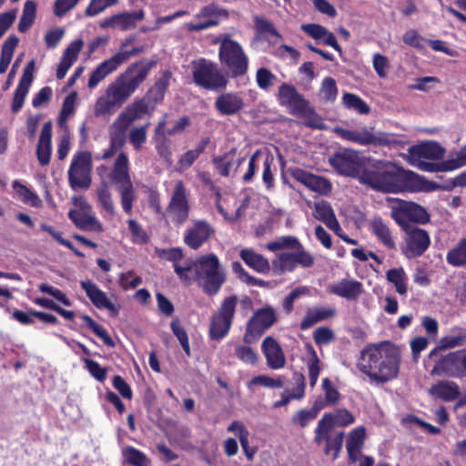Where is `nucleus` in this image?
Wrapping results in <instances>:
<instances>
[{
    "label": "nucleus",
    "instance_id": "obj_21",
    "mask_svg": "<svg viewBox=\"0 0 466 466\" xmlns=\"http://www.w3.org/2000/svg\"><path fill=\"white\" fill-rule=\"evenodd\" d=\"M277 320L275 310L270 307L258 309L247 326L245 339L248 336L258 337L269 329Z\"/></svg>",
    "mask_w": 466,
    "mask_h": 466
},
{
    "label": "nucleus",
    "instance_id": "obj_45",
    "mask_svg": "<svg viewBox=\"0 0 466 466\" xmlns=\"http://www.w3.org/2000/svg\"><path fill=\"white\" fill-rule=\"evenodd\" d=\"M122 456L126 463L132 466H150V459L141 451L132 447L126 446L122 449Z\"/></svg>",
    "mask_w": 466,
    "mask_h": 466
},
{
    "label": "nucleus",
    "instance_id": "obj_37",
    "mask_svg": "<svg viewBox=\"0 0 466 466\" xmlns=\"http://www.w3.org/2000/svg\"><path fill=\"white\" fill-rule=\"evenodd\" d=\"M336 314L333 308L314 307L307 310L303 319L300 322L301 329H308L313 325L332 318Z\"/></svg>",
    "mask_w": 466,
    "mask_h": 466
},
{
    "label": "nucleus",
    "instance_id": "obj_50",
    "mask_svg": "<svg viewBox=\"0 0 466 466\" xmlns=\"http://www.w3.org/2000/svg\"><path fill=\"white\" fill-rule=\"evenodd\" d=\"M445 366H454L455 370H451L453 376H459L466 371V350H457L448 354L442 360Z\"/></svg>",
    "mask_w": 466,
    "mask_h": 466
},
{
    "label": "nucleus",
    "instance_id": "obj_36",
    "mask_svg": "<svg viewBox=\"0 0 466 466\" xmlns=\"http://www.w3.org/2000/svg\"><path fill=\"white\" fill-rule=\"evenodd\" d=\"M365 428L363 426L357 427L350 432L346 448L349 458L351 462H356L360 455L365 439Z\"/></svg>",
    "mask_w": 466,
    "mask_h": 466
},
{
    "label": "nucleus",
    "instance_id": "obj_64",
    "mask_svg": "<svg viewBox=\"0 0 466 466\" xmlns=\"http://www.w3.org/2000/svg\"><path fill=\"white\" fill-rule=\"evenodd\" d=\"M319 94L325 101H335L338 95L336 81L332 77H325L322 81Z\"/></svg>",
    "mask_w": 466,
    "mask_h": 466
},
{
    "label": "nucleus",
    "instance_id": "obj_1",
    "mask_svg": "<svg viewBox=\"0 0 466 466\" xmlns=\"http://www.w3.org/2000/svg\"><path fill=\"white\" fill-rule=\"evenodd\" d=\"M149 71L150 66L144 62L130 65L96 98L93 106L94 116L104 117L116 113L146 80Z\"/></svg>",
    "mask_w": 466,
    "mask_h": 466
},
{
    "label": "nucleus",
    "instance_id": "obj_39",
    "mask_svg": "<svg viewBox=\"0 0 466 466\" xmlns=\"http://www.w3.org/2000/svg\"><path fill=\"white\" fill-rule=\"evenodd\" d=\"M12 187L15 190L16 198L23 203L33 208H40L42 206V200L37 194L18 180L13 182Z\"/></svg>",
    "mask_w": 466,
    "mask_h": 466
},
{
    "label": "nucleus",
    "instance_id": "obj_13",
    "mask_svg": "<svg viewBox=\"0 0 466 466\" xmlns=\"http://www.w3.org/2000/svg\"><path fill=\"white\" fill-rule=\"evenodd\" d=\"M72 201L79 209H71L68 217L78 228L91 232L104 230L102 223L92 211L91 206L83 198H73Z\"/></svg>",
    "mask_w": 466,
    "mask_h": 466
},
{
    "label": "nucleus",
    "instance_id": "obj_51",
    "mask_svg": "<svg viewBox=\"0 0 466 466\" xmlns=\"http://www.w3.org/2000/svg\"><path fill=\"white\" fill-rule=\"evenodd\" d=\"M321 387L324 392V399L318 398L315 401H319L322 405V409L327 406H334L338 404L340 400V394L339 390L332 385L329 378L322 380Z\"/></svg>",
    "mask_w": 466,
    "mask_h": 466
},
{
    "label": "nucleus",
    "instance_id": "obj_25",
    "mask_svg": "<svg viewBox=\"0 0 466 466\" xmlns=\"http://www.w3.org/2000/svg\"><path fill=\"white\" fill-rule=\"evenodd\" d=\"M261 350L266 358L268 367L271 370H280L285 366V354L279 342L271 336L263 339Z\"/></svg>",
    "mask_w": 466,
    "mask_h": 466
},
{
    "label": "nucleus",
    "instance_id": "obj_23",
    "mask_svg": "<svg viewBox=\"0 0 466 466\" xmlns=\"http://www.w3.org/2000/svg\"><path fill=\"white\" fill-rule=\"evenodd\" d=\"M334 131L341 138L361 146L385 144V140L382 137L376 136L367 127L353 130L336 127Z\"/></svg>",
    "mask_w": 466,
    "mask_h": 466
},
{
    "label": "nucleus",
    "instance_id": "obj_56",
    "mask_svg": "<svg viewBox=\"0 0 466 466\" xmlns=\"http://www.w3.org/2000/svg\"><path fill=\"white\" fill-rule=\"evenodd\" d=\"M342 102L348 109L355 110L359 114L365 115L370 112V106L357 95L344 93Z\"/></svg>",
    "mask_w": 466,
    "mask_h": 466
},
{
    "label": "nucleus",
    "instance_id": "obj_42",
    "mask_svg": "<svg viewBox=\"0 0 466 466\" xmlns=\"http://www.w3.org/2000/svg\"><path fill=\"white\" fill-rule=\"evenodd\" d=\"M387 280L393 284L400 296H406L408 290V276L403 268H390L386 272Z\"/></svg>",
    "mask_w": 466,
    "mask_h": 466
},
{
    "label": "nucleus",
    "instance_id": "obj_2",
    "mask_svg": "<svg viewBox=\"0 0 466 466\" xmlns=\"http://www.w3.org/2000/svg\"><path fill=\"white\" fill-rule=\"evenodd\" d=\"M401 356L394 345L384 342L365 347L358 360V369L376 383L396 379L400 372Z\"/></svg>",
    "mask_w": 466,
    "mask_h": 466
},
{
    "label": "nucleus",
    "instance_id": "obj_24",
    "mask_svg": "<svg viewBox=\"0 0 466 466\" xmlns=\"http://www.w3.org/2000/svg\"><path fill=\"white\" fill-rule=\"evenodd\" d=\"M35 61L31 60L27 63L24 69L23 76L19 84L15 91L11 110L13 113H17L23 107L25 99L28 94L29 87L34 79Z\"/></svg>",
    "mask_w": 466,
    "mask_h": 466
},
{
    "label": "nucleus",
    "instance_id": "obj_34",
    "mask_svg": "<svg viewBox=\"0 0 466 466\" xmlns=\"http://www.w3.org/2000/svg\"><path fill=\"white\" fill-rule=\"evenodd\" d=\"M429 393L443 401H453L459 398L461 391L458 384L451 380H441L432 385Z\"/></svg>",
    "mask_w": 466,
    "mask_h": 466
},
{
    "label": "nucleus",
    "instance_id": "obj_59",
    "mask_svg": "<svg viewBox=\"0 0 466 466\" xmlns=\"http://www.w3.org/2000/svg\"><path fill=\"white\" fill-rule=\"evenodd\" d=\"M83 321L86 322V324L88 326L89 329L93 330V332L102 339V341L108 347H114L115 342L109 336L108 332L105 328H103L101 325L96 323L95 320L92 319L91 317L88 315H83L81 317Z\"/></svg>",
    "mask_w": 466,
    "mask_h": 466
},
{
    "label": "nucleus",
    "instance_id": "obj_30",
    "mask_svg": "<svg viewBox=\"0 0 466 466\" xmlns=\"http://www.w3.org/2000/svg\"><path fill=\"white\" fill-rule=\"evenodd\" d=\"M213 162L220 175L228 177L237 172L240 165L244 162V157L233 149L220 157H216Z\"/></svg>",
    "mask_w": 466,
    "mask_h": 466
},
{
    "label": "nucleus",
    "instance_id": "obj_5",
    "mask_svg": "<svg viewBox=\"0 0 466 466\" xmlns=\"http://www.w3.org/2000/svg\"><path fill=\"white\" fill-rule=\"evenodd\" d=\"M109 180L115 185L120 196L122 208L127 214L132 213L136 200V190L131 180L129 159L126 153L120 152L108 174Z\"/></svg>",
    "mask_w": 466,
    "mask_h": 466
},
{
    "label": "nucleus",
    "instance_id": "obj_28",
    "mask_svg": "<svg viewBox=\"0 0 466 466\" xmlns=\"http://www.w3.org/2000/svg\"><path fill=\"white\" fill-rule=\"evenodd\" d=\"M313 217L324 223L330 230L338 232L340 225L336 218L331 205L326 200H319L313 203Z\"/></svg>",
    "mask_w": 466,
    "mask_h": 466
},
{
    "label": "nucleus",
    "instance_id": "obj_33",
    "mask_svg": "<svg viewBox=\"0 0 466 466\" xmlns=\"http://www.w3.org/2000/svg\"><path fill=\"white\" fill-rule=\"evenodd\" d=\"M165 259L173 262L175 272L177 274L180 280H184V279H188V268L190 267L189 264L192 263V259H186L182 262L183 253L182 250L178 248H172L168 249H164L161 255Z\"/></svg>",
    "mask_w": 466,
    "mask_h": 466
},
{
    "label": "nucleus",
    "instance_id": "obj_62",
    "mask_svg": "<svg viewBox=\"0 0 466 466\" xmlns=\"http://www.w3.org/2000/svg\"><path fill=\"white\" fill-rule=\"evenodd\" d=\"M156 149L158 156L165 161L167 166L173 164L171 141L165 136L156 138Z\"/></svg>",
    "mask_w": 466,
    "mask_h": 466
},
{
    "label": "nucleus",
    "instance_id": "obj_8",
    "mask_svg": "<svg viewBox=\"0 0 466 466\" xmlns=\"http://www.w3.org/2000/svg\"><path fill=\"white\" fill-rule=\"evenodd\" d=\"M238 301V299L236 295H231L222 300L217 313L211 318L209 336L212 339H221L228 333Z\"/></svg>",
    "mask_w": 466,
    "mask_h": 466
},
{
    "label": "nucleus",
    "instance_id": "obj_31",
    "mask_svg": "<svg viewBox=\"0 0 466 466\" xmlns=\"http://www.w3.org/2000/svg\"><path fill=\"white\" fill-rule=\"evenodd\" d=\"M52 123L46 122L42 127L36 147L37 159L42 166H46L52 153Z\"/></svg>",
    "mask_w": 466,
    "mask_h": 466
},
{
    "label": "nucleus",
    "instance_id": "obj_55",
    "mask_svg": "<svg viewBox=\"0 0 466 466\" xmlns=\"http://www.w3.org/2000/svg\"><path fill=\"white\" fill-rule=\"evenodd\" d=\"M36 12V5L33 1H26L18 23V30L25 32L34 23Z\"/></svg>",
    "mask_w": 466,
    "mask_h": 466
},
{
    "label": "nucleus",
    "instance_id": "obj_12",
    "mask_svg": "<svg viewBox=\"0 0 466 466\" xmlns=\"http://www.w3.org/2000/svg\"><path fill=\"white\" fill-rule=\"evenodd\" d=\"M188 191L182 180H177L174 184L170 201L167 208L172 220L177 224H183L189 216Z\"/></svg>",
    "mask_w": 466,
    "mask_h": 466
},
{
    "label": "nucleus",
    "instance_id": "obj_32",
    "mask_svg": "<svg viewBox=\"0 0 466 466\" xmlns=\"http://www.w3.org/2000/svg\"><path fill=\"white\" fill-rule=\"evenodd\" d=\"M389 208L390 209L391 218L404 230L410 228L409 224L410 203L399 198H387Z\"/></svg>",
    "mask_w": 466,
    "mask_h": 466
},
{
    "label": "nucleus",
    "instance_id": "obj_4",
    "mask_svg": "<svg viewBox=\"0 0 466 466\" xmlns=\"http://www.w3.org/2000/svg\"><path fill=\"white\" fill-rule=\"evenodd\" d=\"M188 268V279L183 282L197 281L203 290L212 296L217 294L226 281V271L215 254H208L193 260Z\"/></svg>",
    "mask_w": 466,
    "mask_h": 466
},
{
    "label": "nucleus",
    "instance_id": "obj_40",
    "mask_svg": "<svg viewBox=\"0 0 466 466\" xmlns=\"http://www.w3.org/2000/svg\"><path fill=\"white\" fill-rule=\"evenodd\" d=\"M466 345V329L461 327H453L451 334L440 339L441 350L453 349Z\"/></svg>",
    "mask_w": 466,
    "mask_h": 466
},
{
    "label": "nucleus",
    "instance_id": "obj_3",
    "mask_svg": "<svg viewBox=\"0 0 466 466\" xmlns=\"http://www.w3.org/2000/svg\"><path fill=\"white\" fill-rule=\"evenodd\" d=\"M412 176L413 172L405 171L390 162L373 161L364 167L359 180L378 191L398 193L408 189V180Z\"/></svg>",
    "mask_w": 466,
    "mask_h": 466
},
{
    "label": "nucleus",
    "instance_id": "obj_41",
    "mask_svg": "<svg viewBox=\"0 0 466 466\" xmlns=\"http://www.w3.org/2000/svg\"><path fill=\"white\" fill-rule=\"evenodd\" d=\"M217 7L214 5H208L207 6H204L197 15V17H207L208 20L199 23H189L187 25V28L189 31H202L211 26L217 25L218 21L216 19L211 18L214 15L217 14Z\"/></svg>",
    "mask_w": 466,
    "mask_h": 466
},
{
    "label": "nucleus",
    "instance_id": "obj_29",
    "mask_svg": "<svg viewBox=\"0 0 466 466\" xmlns=\"http://www.w3.org/2000/svg\"><path fill=\"white\" fill-rule=\"evenodd\" d=\"M82 289L92 303L98 309H106L116 313L117 310L115 305L109 300L106 294L102 291L93 281L82 280L80 282Z\"/></svg>",
    "mask_w": 466,
    "mask_h": 466
},
{
    "label": "nucleus",
    "instance_id": "obj_60",
    "mask_svg": "<svg viewBox=\"0 0 466 466\" xmlns=\"http://www.w3.org/2000/svg\"><path fill=\"white\" fill-rule=\"evenodd\" d=\"M220 195H217L216 206L224 218L229 222H235L241 218L243 210L246 208L244 204H240L236 208H225L220 202Z\"/></svg>",
    "mask_w": 466,
    "mask_h": 466
},
{
    "label": "nucleus",
    "instance_id": "obj_6",
    "mask_svg": "<svg viewBox=\"0 0 466 466\" xmlns=\"http://www.w3.org/2000/svg\"><path fill=\"white\" fill-rule=\"evenodd\" d=\"M219 44L218 58L229 76L238 77L248 72V58L244 49L237 41L228 36L216 41Z\"/></svg>",
    "mask_w": 466,
    "mask_h": 466
},
{
    "label": "nucleus",
    "instance_id": "obj_38",
    "mask_svg": "<svg viewBox=\"0 0 466 466\" xmlns=\"http://www.w3.org/2000/svg\"><path fill=\"white\" fill-rule=\"evenodd\" d=\"M240 258L248 267L258 273L268 272L270 268L268 260L252 249H242L240 251Z\"/></svg>",
    "mask_w": 466,
    "mask_h": 466
},
{
    "label": "nucleus",
    "instance_id": "obj_47",
    "mask_svg": "<svg viewBox=\"0 0 466 466\" xmlns=\"http://www.w3.org/2000/svg\"><path fill=\"white\" fill-rule=\"evenodd\" d=\"M208 143V140L204 139L197 146L196 148L187 150L182 154L177 162V169L179 171H184L189 168L198 159V157L204 152Z\"/></svg>",
    "mask_w": 466,
    "mask_h": 466
},
{
    "label": "nucleus",
    "instance_id": "obj_17",
    "mask_svg": "<svg viewBox=\"0 0 466 466\" xmlns=\"http://www.w3.org/2000/svg\"><path fill=\"white\" fill-rule=\"evenodd\" d=\"M145 18V12L137 10L134 12H121L103 19L99 26L102 29H114L119 31L133 30L137 26V23Z\"/></svg>",
    "mask_w": 466,
    "mask_h": 466
},
{
    "label": "nucleus",
    "instance_id": "obj_9",
    "mask_svg": "<svg viewBox=\"0 0 466 466\" xmlns=\"http://www.w3.org/2000/svg\"><path fill=\"white\" fill-rule=\"evenodd\" d=\"M92 156L89 151L74 155L68 169V182L73 190L87 189L91 185Z\"/></svg>",
    "mask_w": 466,
    "mask_h": 466
},
{
    "label": "nucleus",
    "instance_id": "obj_63",
    "mask_svg": "<svg viewBox=\"0 0 466 466\" xmlns=\"http://www.w3.org/2000/svg\"><path fill=\"white\" fill-rule=\"evenodd\" d=\"M117 3L118 0H91L85 10V15L88 17L96 16Z\"/></svg>",
    "mask_w": 466,
    "mask_h": 466
},
{
    "label": "nucleus",
    "instance_id": "obj_11",
    "mask_svg": "<svg viewBox=\"0 0 466 466\" xmlns=\"http://www.w3.org/2000/svg\"><path fill=\"white\" fill-rule=\"evenodd\" d=\"M329 163L339 174L348 177H357L362 167H365V159L357 151L340 149L329 157Z\"/></svg>",
    "mask_w": 466,
    "mask_h": 466
},
{
    "label": "nucleus",
    "instance_id": "obj_18",
    "mask_svg": "<svg viewBox=\"0 0 466 466\" xmlns=\"http://www.w3.org/2000/svg\"><path fill=\"white\" fill-rule=\"evenodd\" d=\"M215 233L213 226L204 219H193L192 225L184 235V242L189 248L198 249Z\"/></svg>",
    "mask_w": 466,
    "mask_h": 466
},
{
    "label": "nucleus",
    "instance_id": "obj_10",
    "mask_svg": "<svg viewBox=\"0 0 466 466\" xmlns=\"http://www.w3.org/2000/svg\"><path fill=\"white\" fill-rule=\"evenodd\" d=\"M444 152V148L438 142H425L410 147L402 157L413 167L430 171L431 170V164L425 160L441 159L443 157Z\"/></svg>",
    "mask_w": 466,
    "mask_h": 466
},
{
    "label": "nucleus",
    "instance_id": "obj_35",
    "mask_svg": "<svg viewBox=\"0 0 466 466\" xmlns=\"http://www.w3.org/2000/svg\"><path fill=\"white\" fill-rule=\"evenodd\" d=\"M370 228L372 234L376 236L384 247L389 249L396 248V242L392 232L380 218H374L370 223Z\"/></svg>",
    "mask_w": 466,
    "mask_h": 466
},
{
    "label": "nucleus",
    "instance_id": "obj_15",
    "mask_svg": "<svg viewBox=\"0 0 466 466\" xmlns=\"http://www.w3.org/2000/svg\"><path fill=\"white\" fill-rule=\"evenodd\" d=\"M404 231L406 232V247L402 249L403 255L407 258L420 257L431 245L429 233L417 227H410Z\"/></svg>",
    "mask_w": 466,
    "mask_h": 466
},
{
    "label": "nucleus",
    "instance_id": "obj_14",
    "mask_svg": "<svg viewBox=\"0 0 466 466\" xmlns=\"http://www.w3.org/2000/svg\"><path fill=\"white\" fill-rule=\"evenodd\" d=\"M137 53V49L120 51L101 62L91 73L87 82L90 89L96 87L107 76L116 71L131 56Z\"/></svg>",
    "mask_w": 466,
    "mask_h": 466
},
{
    "label": "nucleus",
    "instance_id": "obj_54",
    "mask_svg": "<svg viewBox=\"0 0 466 466\" xmlns=\"http://www.w3.org/2000/svg\"><path fill=\"white\" fill-rule=\"evenodd\" d=\"M291 250H293L290 251V253L293 258L295 268H297V266H300L302 268H310L314 265V256L310 252L307 251L300 242L299 246H296Z\"/></svg>",
    "mask_w": 466,
    "mask_h": 466
},
{
    "label": "nucleus",
    "instance_id": "obj_43",
    "mask_svg": "<svg viewBox=\"0 0 466 466\" xmlns=\"http://www.w3.org/2000/svg\"><path fill=\"white\" fill-rule=\"evenodd\" d=\"M320 410H322L320 402L314 401L310 409L298 410L292 418V422L301 428H305L317 418Z\"/></svg>",
    "mask_w": 466,
    "mask_h": 466
},
{
    "label": "nucleus",
    "instance_id": "obj_26",
    "mask_svg": "<svg viewBox=\"0 0 466 466\" xmlns=\"http://www.w3.org/2000/svg\"><path fill=\"white\" fill-rule=\"evenodd\" d=\"M244 106L243 97L237 92L223 93L215 101L216 109L223 116L238 114Z\"/></svg>",
    "mask_w": 466,
    "mask_h": 466
},
{
    "label": "nucleus",
    "instance_id": "obj_22",
    "mask_svg": "<svg viewBox=\"0 0 466 466\" xmlns=\"http://www.w3.org/2000/svg\"><path fill=\"white\" fill-rule=\"evenodd\" d=\"M327 290L347 300H357L363 293V284L354 279L345 278L329 284Z\"/></svg>",
    "mask_w": 466,
    "mask_h": 466
},
{
    "label": "nucleus",
    "instance_id": "obj_19",
    "mask_svg": "<svg viewBox=\"0 0 466 466\" xmlns=\"http://www.w3.org/2000/svg\"><path fill=\"white\" fill-rule=\"evenodd\" d=\"M278 97L279 104L286 106L292 115H301L307 111V101L289 84L284 83L279 87Z\"/></svg>",
    "mask_w": 466,
    "mask_h": 466
},
{
    "label": "nucleus",
    "instance_id": "obj_27",
    "mask_svg": "<svg viewBox=\"0 0 466 466\" xmlns=\"http://www.w3.org/2000/svg\"><path fill=\"white\" fill-rule=\"evenodd\" d=\"M84 44L83 39H76L65 49L56 69V77L58 79H63L72 65L77 60Z\"/></svg>",
    "mask_w": 466,
    "mask_h": 466
},
{
    "label": "nucleus",
    "instance_id": "obj_57",
    "mask_svg": "<svg viewBox=\"0 0 466 466\" xmlns=\"http://www.w3.org/2000/svg\"><path fill=\"white\" fill-rule=\"evenodd\" d=\"M284 385L281 377L273 378L268 375H258L252 378L248 383V388L251 389L254 386H261L268 389H279Z\"/></svg>",
    "mask_w": 466,
    "mask_h": 466
},
{
    "label": "nucleus",
    "instance_id": "obj_61",
    "mask_svg": "<svg viewBox=\"0 0 466 466\" xmlns=\"http://www.w3.org/2000/svg\"><path fill=\"white\" fill-rule=\"evenodd\" d=\"M149 125V123H147L143 126L134 127L129 132V141L137 151H139L143 144L147 141Z\"/></svg>",
    "mask_w": 466,
    "mask_h": 466
},
{
    "label": "nucleus",
    "instance_id": "obj_46",
    "mask_svg": "<svg viewBox=\"0 0 466 466\" xmlns=\"http://www.w3.org/2000/svg\"><path fill=\"white\" fill-rule=\"evenodd\" d=\"M322 417L327 420L331 428L336 426L346 427L355 421L353 414L346 409H339L334 412L325 413Z\"/></svg>",
    "mask_w": 466,
    "mask_h": 466
},
{
    "label": "nucleus",
    "instance_id": "obj_7",
    "mask_svg": "<svg viewBox=\"0 0 466 466\" xmlns=\"http://www.w3.org/2000/svg\"><path fill=\"white\" fill-rule=\"evenodd\" d=\"M194 82L204 88L217 90L225 88L228 85L226 76L218 69V66L205 58L193 62Z\"/></svg>",
    "mask_w": 466,
    "mask_h": 466
},
{
    "label": "nucleus",
    "instance_id": "obj_16",
    "mask_svg": "<svg viewBox=\"0 0 466 466\" xmlns=\"http://www.w3.org/2000/svg\"><path fill=\"white\" fill-rule=\"evenodd\" d=\"M147 111V104L144 100L134 101L125 107V109L117 116L115 121L110 125V131L124 135L128 127Z\"/></svg>",
    "mask_w": 466,
    "mask_h": 466
},
{
    "label": "nucleus",
    "instance_id": "obj_52",
    "mask_svg": "<svg viewBox=\"0 0 466 466\" xmlns=\"http://www.w3.org/2000/svg\"><path fill=\"white\" fill-rule=\"evenodd\" d=\"M295 268L290 251L281 252L272 260V270L276 275L292 272Z\"/></svg>",
    "mask_w": 466,
    "mask_h": 466
},
{
    "label": "nucleus",
    "instance_id": "obj_48",
    "mask_svg": "<svg viewBox=\"0 0 466 466\" xmlns=\"http://www.w3.org/2000/svg\"><path fill=\"white\" fill-rule=\"evenodd\" d=\"M96 196L99 204L106 213L111 217L114 216L116 212L115 203L106 182L103 181L99 184L96 188Z\"/></svg>",
    "mask_w": 466,
    "mask_h": 466
},
{
    "label": "nucleus",
    "instance_id": "obj_49",
    "mask_svg": "<svg viewBox=\"0 0 466 466\" xmlns=\"http://www.w3.org/2000/svg\"><path fill=\"white\" fill-rule=\"evenodd\" d=\"M309 360H307V367L309 370V385L314 388L317 384L320 373V360L317 355L316 350L310 344L306 345Z\"/></svg>",
    "mask_w": 466,
    "mask_h": 466
},
{
    "label": "nucleus",
    "instance_id": "obj_44",
    "mask_svg": "<svg viewBox=\"0 0 466 466\" xmlns=\"http://www.w3.org/2000/svg\"><path fill=\"white\" fill-rule=\"evenodd\" d=\"M449 265L456 268L466 266V238L461 239L446 255Z\"/></svg>",
    "mask_w": 466,
    "mask_h": 466
},
{
    "label": "nucleus",
    "instance_id": "obj_20",
    "mask_svg": "<svg viewBox=\"0 0 466 466\" xmlns=\"http://www.w3.org/2000/svg\"><path fill=\"white\" fill-rule=\"evenodd\" d=\"M291 176L295 180L319 195L328 196L332 190V184L328 178L304 169L295 168L292 170Z\"/></svg>",
    "mask_w": 466,
    "mask_h": 466
},
{
    "label": "nucleus",
    "instance_id": "obj_53",
    "mask_svg": "<svg viewBox=\"0 0 466 466\" xmlns=\"http://www.w3.org/2000/svg\"><path fill=\"white\" fill-rule=\"evenodd\" d=\"M17 44L18 39L15 36H9L3 44L0 57V73L6 71Z\"/></svg>",
    "mask_w": 466,
    "mask_h": 466
},
{
    "label": "nucleus",
    "instance_id": "obj_58",
    "mask_svg": "<svg viewBox=\"0 0 466 466\" xmlns=\"http://www.w3.org/2000/svg\"><path fill=\"white\" fill-rule=\"evenodd\" d=\"M299 245V241L293 236H283L267 243L266 248L270 251L292 249Z\"/></svg>",
    "mask_w": 466,
    "mask_h": 466
}]
</instances>
